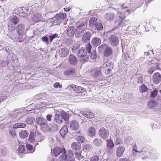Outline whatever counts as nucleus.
<instances>
[{
  "instance_id": "33",
  "label": "nucleus",
  "mask_w": 161,
  "mask_h": 161,
  "mask_svg": "<svg viewBox=\"0 0 161 161\" xmlns=\"http://www.w3.org/2000/svg\"><path fill=\"white\" fill-rule=\"evenodd\" d=\"M75 70L74 69H69L65 71L64 74L65 75L69 76L74 75L75 73Z\"/></svg>"
},
{
  "instance_id": "39",
  "label": "nucleus",
  "mask_w": 161,
  "mask_h": 161,
  "mask_svg": "<svg viewBox=\"0 0 161 161\" xmlns=\"http://www.w3.org/2000/svg\"><path fill=\"white\" fill-rule=\"evenodd\" d=\"M42 15L41 14H37L35 15L33 18V20L35 22L40 21L42 19Z\"/></svg>"
},
{
  "instance_id": "4",
  "label": "nucleus",
  "mask_w": 161,
  "mask_h": 161,
  "mask_svg": "<svg viewBox=\"0 0 161 161\" xmlns=\"http://www.w3.org/2000/svg\"><path fill=\"white\" fill-rule=\"evenodd\" d=\"M114 67V64L111 62H107L103 64L100 68V70L102 72L105 73L106 75L110 74L112 71Z\"/></svg>"
},
{
  "instance_id": "56",
  "label": "nucleus",
  "mask_w": 161,
  "mask_h": 161,
  "mask_svg": "<svg viewBox=\"0 0 161 161\" xmlns=\"http://www.w3.org/2000/svg\"><path fill=\"white\" fill-rule=\"evenodd\" d=\"M155 69L156 68L155 67H152L148 69V72L149 74H151L153 72Z\"/></svg>"
},
{
  "instance_id": "41",
  "label": "nucleus",
  "mask_w": 161,
  "mask_h": 161,
  "mask_svg": "<svg viewBox=\"0 0 161 161\" xmlns=\"http://www.w3.org/2000/svg\"><path fill=\"white\" fill-rule=\"evenodd\" d=\"M148 89L147 87L144 84L142 85L139 87V91L140 92L143 93L147 91Z\"/></svg>"
},
{
  "instance_id": "26",
  "label": "nucleus",
  "mask_w": 161,
  "mask_h": 161,
  "mask_svg": "<svg viewBox=\"0 0 161 161\" xmlns=\"http://www.w3.org/2000/svg\"><path fill=\"white\" fill-rule=\"evenodd\" d=\"M71 147L73 149L78 150L80 149L81 146L79 142H75L72 143Z\"/></svg>"
},
{
  "instance_id": "20",
  "label": "nucleus",
  "mask_w": 161,
  "mask_h": 161,
  "mask_svg": "<svg viewBox=\"0 0 161 161\" xmlns=\"http://www.w3.org/2000/svg\"><path fill=\"white\" fill-rule=\"evenodd\" d=\"M125 151V148L123 146H119L116 151V155L118 157L121 156Z\"/></svg>"
},
{
  "instance_id": "24",
  "label": "nucleus",
  "mask_w": 161,
  "mask_h": 161,
  "mask_svg": "<svg viewBox=\"0 0 161 161\" xmlns=\"http://www.w3.org/2000/svg\"><path fill=\"white\" fill-rule=\"evenodd\" d=\"M91 36V34L89 32H87L83 34V37L82 38L83 42H84L87 40H89Z\"/></svg>"
},
{
  "instance_id": "17",
  "label": "nucleus",
  "mask_w": 161,
  "mask_h": 161,
  "mask_svg": "<svg viewBox=\"0 0 161 161\" xmlns=\"http://www.w3.org/2000/svg\"><path fill=\"white\" fill-rule=\"evenodd\" d=\"M81 114L83 116L90 119H92L94 117V114L93 113L90 111H82Z\"/></svg>"
},
{
  "instance_id": "13",
  "label": "nucleus",
  "mask_w": 161,
  "mask_h": 161,
  "mask_svg": "<svg viewBox=\"0 0 161 161\" xmlns=\"http://www.w3.org/2000/svg\"><path fill=\"white\" fill-rule=\"evenodd\" d=\"M75 31V27L73 26H71L66 30L65 32L69 37H72L74 36Z\"/></svg>"
},
{
  "instance_id": "22",
  "label": "nucleus",
  "mask_w": 161,
  "mask_h": 161,
  "mask_svg": "<svg viewBox=\"0 0 161 161\" xmlns=\"http://www.w3.org/2000/svg\"><path fill=\"white\" fill-rule=\"evenodd\" d=\"M101 39L97 37H95L91 41V43L94 46H97L101 43Z\"/></svg>"
},
{
  "instance_id": "64",
  "label": "nucleus",
  "mask_w": 161,
  "mask_h": 161,
  "mask_svg": "<svg viewBox=\"0 0 161 161\" xmlns=\"http://www.w3.org/2000/svg\"><path fill=\"white\" fill-rule=\"evenodd\" d=\"M123 14H122L121 13H120V12L118 13V15L119 17L120 18H121V19L123 18V17H122Z\"/></svg>"
},
{
  "instance_id": "7",
  "label": "nucleus",
  "mask_w": 161,
  "mask_h": 161,
  "mask_svg": "<svg viewBox=\"0 0 161 161\" xmlns=\"http://www.w3.org/2000/svg\"><path fill=\"white\" fill-rule=\"evenodd\" d=\"M85 22L81 23L77 27L75 31V36L77 38H80L83 34L84 31L86 28Z\"/></svg>"
},
{
  "instance_id": "23",
  "label": "nucleus",
  "mask_w": 161,
  "mask_h": 161,
  "mask_svg": "<svg viewBox=\"0 0 161 161\" xmlns=\"http://www.w3.org/2000/svg\"><path fill=\"white\" fill-rule=\"evenodd\" d=\"M60 115L63 119L66 121H68L69 119V114L64 111H62L60 113Z\"/></svg>"
},
{
  "instance_id": "48",
  "label": "nucleus",
  "mask_w": 161,
  "mask_h": 161,
  "mask_svg": "<svg viewBox=\"0 0 161 161\" xmlns=\"http://www.w3.org/2000/svg\"><path fill=\"white\" fill-rule=\"evenodd\" d=\"M89 54L90 55V57L92 59H94L96 58V52L95 51H93L92 52H90Z\"/></svg>"
},
{
  "instance_id": "3",
  "label": "nucleus",
  "mask_w": 161,
  "mask_h": 161,
  "mask_svg": "<svg viewBox=\"0 0 161 161\" xmlns=\"http://www.w3.org/2000/svg\"><path fill=\"white\" fill-rule=\"evenodd\" d=\"M61 153H63L60 157V161H68L69 158L66 154V151L64 148L61 149L60 147H57L53 150V153L55 156L59 155Z\"/></svg>"
},
{
  "instance_id": "12",
  "label": "nucleus",
  "mask_w": 161,
  "mask_h": 161,
  "mask_svg": "<svg viewBox=\"0 0 161 161\" xmlns=\"http://www.w3.org/2000/svg\"><path fill=\"white\" fill-rule=\"evenodd\" d=\"M46 120L42 117H39L36 119V123L40 125L41 129L43 130L44 127H47V125L46 123Z\"/></svg>"
},
{
  "instance_id": "58",
  "label": "nucleus",
  "mask_w": 161,
  "mask_h": 161,
  "mask_svg": "<svg viewBox=\"0 0 161 161\" xmlns=\"http://www.w3.org/2000/svg\"><path fill=\"white\" fill-rule=\"evenodd\" d=\"M137 149V147L136 145H135L134 146L133 148V150L134 151H135L136 152H138L139 153H140L143 152V150H142L141 151H138L136 150Z\"/></svg>"
},
{
  "instance_id": "14",
  "label": "nucleus",
  "mask_w": 161,
  "mask_h": 161,
  "mask_svg": "<svg viewBox=\"0 0 161 161\" xmlns=\"http://www.w3.org/2000/svg\"><path fill=\"white\" fill-rule=\"evenodd\" d=\"M70 87L76 93L82 92L85 91V89L75 85H71Z\"/></svg>"
},
{
  "instance_id": "62",
  "label": "nucleus",
  "mask_w": 161,
  "mask_h": 161,
  "mask_svg": "<svg viewBox=\"0 0 161 161\" xmlns=\"http://www.w3.org/2000/svg\"><path fill=\"white\" fill-rule=\"evenodd\" d=\"M6 96H0V102L7 98Z\"/></svg>"
},
{
  "instance_id": "19",
  "label": "nucleus",
  "mask_w": 161,
  "mask_h": 161,
  "mask_svg": "<svg viewBox=\"0 0 161 161\" xmlns=\"http://www.w3.org/2000/svg\"><path fill=\"white\" fill-rule=\"evenodd\" d=\"M115 17V14L112 13L108 12L107 13L105 16V19L108 21H112Z\"/></svg>"
},
{
  "instance_id": "53",
  "label": "nucleus",
  "mask_w": 161,
  "mask_h": 161,
  "mask_svg": "<svg viewBox=\"0 0 161 161\" xmlns=\"http://www.w3.org/2000/svg\"><path fill=\"white\" fill-rule=\"evenodd\" d=\"M99 157L97 156H95L90 158V161H98Z\"/></svg>"
},
{
  "instance_id": "34",
  "label": "nucleus",
  "mask_w": 161,
  "mask_h": 161,
  "mask_svg": "<svg viewBox=\"0 0 161 161\" xmlns=\"http://www.w3.org/2000/svg\"><path fill=\"white\" fill-rule=\"evenodd\" d=\"M88 135L91 137H93L95 134V130L94 128L91 127L88 129Z\"/></svg>"
},
{
  "instance_id": "54",
  "label": "nucleus",
  "mask_w": 161,
  "mask_h": 161,
  "mask_svg": "<svg viewBox=\"0 0 161 161\" xmlns=\"http://www.w3.org/2000/svg\"><path fill=\"white\" fill-rule=\"evenodd\" d=\"M157 91L155 90L152 92L150 94V97H151L154 98L155 96L157 95Z\"/></svg>"
},
{
  "instance_id": "43",
  "label": "nucleus",
  "mask_w": 161,
  "mask_h": 161,
  "mask_svg": "<svg viewBox=\"0 0 161 161\" xmlns=\"http://www.w3.org/2000/svg\"><path fill=\"white\" fill-rule=\"evenodd\" d=\"M20 114L21 113L19 112L15 113L12 117L14 119H15L16 120H19V119L21 118V116L20 115Z\"/></svg>"
},
{
  "instance_id": "18",
  "label": "nucleus",
  "mask_w": 161,
  "mask_h": 161,
  "mask_svg": "<svg viewBox=\"0 0 161 161\" xmlns=\"http://www.w3.org/2000/svg\"><path fill=\"white\" fill-rule=\"evenodd\" d=\"M97 23V21L96 17H91L89 20V25L90 27L94 28L95 26Z\"/></svg>"
},
{
  "instance_id": "8",
  "label": "nucleus",
  "mask_w": 161,
  "mask_h": 161,
  "mask_svg": "<svg viewBox=\"0 0 161 161\" xmlns=\"http://www.w3.org/2000/svg\"><path fill=\"white\" fill-rule=\"evenodd\" d=\"M66 16L65 13H60L59 14H56L55 17L52 19V20L54 24L57 25L59 23L61 20L64 19Z\"/></svg>"
},
{
  "instance_id": "38",
  "label": "nucleus",
  "mask_w": 161,
  "mask_h": 161,
  "mask_svg": "<svg viewBox=\"0 0 161 161\" xmlns=\"http://www.w3.org/2000/svg\"><path fill=\"white\" fill-rule=\"evenodd\" d=\"M156 106V102L154 101H150L148 104V107L150 108L155 107Z\"/></svg>"
},
{
  "instance_id": "37",
  "label": "nucleus",
  "mask_w": 161,
  "mask_h": 161,
  "mask_svg": "<svg viewBox=\"0 0 161 161\" xmlns=\"http://www.w3.org/2000/svg\"><path fill=\"white\" fill-rule=\"evenodd\" d=\"M75 155L76 158L79 160L84 158V157L82 155L81 152L80 151L76 152Z\"/></svg>"
},
{
  "instance_id": "1",
  "label": "nucleus",
  "mask_w": 161,
  "mask_h": 161,
  "mask_svg": "<svg viewBox=\"0 0 161 161\" xmlns=\"http://www.w3.org/2000/svg\"><path fill=\"white\" fill-rule=\"evenodd\" d=\"M15 29L18 34L17 36L10 31L8 33L7 36L14 42H23L26 38L25 36V26L22 24H19L16 27Z\"/></svg>"
},
{
  "instance_id": "31",
  "label": "nucleus",
  "mask_w": 161,
  "mask_h": 161,
  "mask_svg": "<svg viewBox=\"0 0 161 161\" xmlns=\"http://www.w3.org/2000/svg\"><path fill=\"white\" fill-rule=\"evenodd\" d=\"M19 136L22 139L25 138L28 136V132L27 130H21L19 133Z\"/></svg>"
},
{
  "instance_id": "5",
  "label": "nucleus",
  "mask_w": 161,
  "mask_h": 161,
  "mask_svg": "<svg viewBox=\"0 0 161 161\" xmlns=\"http://www.w3.org/2000/svg\"><path fill=\"white\" fill-rule=\"evenodd\" d=\"M19 22L17 17L14 16L8 19V30L10 31H13L16 29L15 25Z\"/></svg>"
},
{
  "instance_id": "25",
  "label": "nucleus",
  "mask_w": 161,
  "mask_h": 161,
  "mask_svg": "<svg viewBox=\"0 0 161 161\" xmlns=\"http://www.w3.org/2000/svg\"><path fill=\"white\" fill-rule=\"evenodd\" d=\"M68 132V130L66 125L64 126L60 131V134L63 138H64L65 135Z\"/></svg>"
},
{
  "instance_id": "28",
  "label": "nucleus",
  "mask_w": 161,
  "mask_h": 161,
  "mask_svg": "<svg viewBox=\"0 0 161 161\" xmlns=\"http://www.w3.org/2000/svg\"><path fill=\"white\" fill-rule=\"evenodd\" d=\"M92 146L90 144H86L83 146L82 149L85 152H90L92 150Z\"/></svg>"
},
{
  "instance_id": "60",
  "label": "nucleus",
  "mask_w": 161,
  "mask_h": 161,
  "mask_svg": "<svg viewBox=\"0 0 161 161\" xmlns=\"http://www.w3.org/2000/svg\"><path fill=\"white\" fill-rule=\"evenodd\" d=\"M142 76H140L137 78V82L138 83H142Z\"/></svg>"
},
{
  "instance_id": "27",
  "label": "nucleus",
  "mask_w": 161,
  "mask_h": 161,
  "mask_svg": "<svg viewBox=\"0 0 161 161\" xmlns=\"http://www.w3.org/2000/svg\"><path fill=\"white\" fill-rule=\"evenodd\" d=\"M26 126V124L25 123H18L14 124L13 127L14 129H18L20 128H25Z\"/></svg>"
},
{
  "instance_id": "46",
  "label": "nucleus",
  "mask_w": 161,
  "mask_h": 161,
  "mask_svg": "<svg viewBox=\"0 0 161 161\" xmlns=\"http://www.w3.org/2000/svg\"><path fill=\"white\" fill-rule=\"evenodd\" d=\"M94 28H95L97 30L101 31L103 29V27L102 24L97 23Z\"/></svg>"
},
{
  "instance_id": "15",
  "label": "nucleus",
  "mask_w": 161,
  "mask_h": 161,
  "mask_svg": "<svg viewBox=\"0 0 161 161\" xmlns=\"http://www.w3.org/2000/svg\"><path fill=\"white\" fill-rule=\"evenodd\" d=\"M153 80L156 84H158L161 81V75L160 73L157 72L153 76Z\"/></svg>"
},
{
  "instance_id": "57",
  "label": "nucleus",
  "mask_w": 161,
  "mask_h": 161,
  "mask_svg": "<svg viewBox=\"0 0 161 161\" xmlns=\"http://www.w3.org/2000/svg\"><path fill=\"white\" fill-rule=\"evenodd\" d=\"M52 115L51 114H49L46 116V118L47 120L49 122H51L52 120L51 118L52 117Z\"/></svg>"
},
{
  "instance_id": "63",
  "label": "nucleus",
  "mask_w": 161,
  "mask_h": 161,
  "mask_svg": "<svg viewBox=\"0 0 161 161\" xmlns=\"http://www.w3.org/2000/svg\"><path fill=\"white\" fill-rule=\"evenodd\" d=\"M121 142V140L118 138H117L115 142L116 144H119Z\"/></svg>"
},
{
  "instance_id": "44",
  "label": "nucleus",
  "mask_w": 161,
  "mask_h": 161,
  "mask_svg": "<svg viewBox=\"0 0 161 161\" xmlns=\"http://www.w3.org/2000/svg\"><path fill=\"white\" fill-rule=\"evenodd\" d=\"M58 35L57 34L55 33L54 34H51V35L49 36V37L50 39V42H51L55 38H58Z\"/></svg>"
},
{
  "instance_id": "35",
  "label": "nucleus",
  "mask_w": 161,
  "mask_h": 161,
  "mask_svg": "<svg viewBox=\"0 0 161 161\" xmlns=\"http://www.w3.org/2000/svg\"><path fill=\"white\" fill-rule=\"evenodd\" d=\"M35 132H31L30 133L29 136V141L31 143H33L35 141Z\"/></svg>"
},
{
  "instance_id": "40",
  "label": "nucleus",
  "mask_w": 161,
  "mask_h": 161,
  "mask_svg": "<svg viewBox=\"0 0 161 161\" xmlns=\"http://www.w3.org/2000/svg\"><path fill=\"white\" fill-rule=\"evenodd\" d=\"M100 72H101L100 70L99 71L96 69H94L92 71L91 74L93 76L96 77L100 75Z\"/></svg>"
},
{
  "instance_id": "51",
  "label": "nucleus",
  "mask_w": 161,
  "mask_h": 161,
  "mask_svg": "<svg viewBox=\"0 0 161 161\" xmlns=\"http://www.w3.org/2000/svg\"><path fill=\"white\" fill-rule=\"evenodd\" d=\"M107 142V146L110 148H112L114 146V144L112 141L111 140L108 142L107 140H106Z\"/></svg>"
},
{
  "instance_id": "59",
  "label": "nucleus",
  "mask_w": 161,
  "mask_h": 161,
  "mask_svg": "<svg viewBox=\"0 0 161 161\" xmlns=\"http://www.w3.org/2000/svg\"><path fill=\"white\" fill-rule=\"evenodd\" d=\"M26 147L27 150L30 151H31L33 149L32 146L30 144H27Z\"/></svg>"
},
{
  "instance_id": "29",
  "label": "nucleus",
  "mask_w": 161,
  "mask_h": 161,
  "mask_svg": "<svg viewBox=\"0 0 161 161\" xmlns=\"http://www.w3.org/2000/svg\"><path fill=\"white\" fill-rule=\"evenodd\" d=\"M93 144L95 146L100 147L102 144V141L100 138H97L93 140Z\"/></svg>"
},
{
  "instance_id": "49",
  "label": "nucleus",
  "mask_w": 161,
  "mask_h": 161,
  "mask_svg": "<svg viewBox=\"0 0 161 161\" xmlns=\"http://www.w3.org/2000/svg\"><path fill=\"white\" fill-rule=\"evenodd\" d=\"M41 39L42 40L43 42H46L47 45H48L49 43L48 42V38L46 36H44L42 37Z\"/></svg>"
},
{
  "instance_id": "50",
  "label": "nucleus",
  "mask_w": 161,
  "mask_h": 161,
  "mask_svg": "<svg viewBox=\"0 0 161 161\" xmlns=\"http://www.w3.org/2000/svg\"><path fill=\"white\" fill-rule=\"evenodd\" d=\"M9 134L12 136L14 137L16 135V131L14 129H10L9 130Z\"/></svg>"
},
{
  "instance_id": "30",
  "label": "nucleus",
  "mask_w": 161,
  "mask_h": 161,
  "mask_svg": "<svg viewBox=\"0 0 161 161\" xmlns=\"http://www.w3.org/2000/svg\"><path fill=\"white\" fill-rule=\"evenodd\" d=\"M80 44L78 41L75 42L72 46L71 49L73 53H75L78 50L80 47Z\"/></svg>"
},
{
  "instance_id": "55",
  "label": "nucleus",
  "mask_w": 161,
  "mask_h": 161,
  "mask_svg": "<svg viewBox=\"0 0 161 161\" xmlns=\"http://www.w3.org/2000/svg\"><path fill=\"white\" fill-rule=\"evenodd\" d=\"M54 87L55 88H61L62 87V86L58 82H56L54 84Z\"/></svg>"
},
{
  "instance_id": "16",
  "label": "nucleus",
  "mask_w": 161,
  "mask_h": 161,
  "mask_svg": "<svg viewBox=\"0 0 161 161\" xmlns=\"http://www.w3.org/2000/svg\"><path fill=\"white\" fill-rule=\"evenodd\" d=\"M68 60L72 65H75L77 63V60L76 58L72 54L69 55L68 58Z\"/></svg>"
},
{
  "instance_id": "6",
  "label": "nucleus",
  "mask_w": 161,
  "mask_h": 161,
  "mask_svg": "<svg viewBox=\"0 0 161 161\" xmlns=\"http://www.w3.org/2000/svg\"><path fill=\"white\" fill-rule=\"evenodd\" d=\"M92 46L89 43L86 47H82L78 51L77 55L80 58H83L87 54H90L91 52Z\"/></svg>"
},
{
  "instance_id": "52",
  "label": "nucleus",
  "mask_w": 161,
  "mask_h": 161,
  "mask_svg": "<svg viewBox=\"0 0 161 161\" xmlns=\"http://www.w3.org/2000/svg\"><path fill=\"white\" fill-rule=\"evenodd\" d=\"M68 158H69L68 157L69 156V158H72V157L74 156V154L73 153L72 151L71 150L68 151L67 152V154H66Z\"/></svg>"
},
{
  "instance_id": "10",
  "label": "nucleus",
  "mask_w": 161,
  "mask_h": 161,
  "mask_svg": "<svg viewBox=\"0 0 161 161\" xmlns=\"http://www.w3.org/2000/svg\"><path fill=\"white\" fill-rule=\"evenodd\" d=\"M109 135L108 131L104 127L101 128L99 130L98 135L102 138L106 139L108 137Z\"/></svg>"
},
{
  "instance_id": "45",
  "label": "nucleus",
  "mask_w": 161,
  "mask_h": 161,
  "mask_svg": "<svg viewBox=\"0 0 161 161\" xmlns=\"http://www.w3.org/2000/svg\"><path fill=\"white\" fill-rule=\"evenodd\" d=\"M25 147L23 145L20 146L18 148V151L20 153H24L25 151Z\"/></svg>"
},
{
  "instance_id": "32",
  "label": "nucleus",
  "mask_w": 161,
  "mask_h": 161,
  "mask_svg": "<svg viewBox=\"0 0 161 161\" xmlns=\"http://www.w3.org/2000/svg\"><path fill=\"white\" fill-rule=\"evenodd\" d=\"M35 137L38 141L40 142L41 141L44 140L45 137L40 134L38 132H35Z\"/></svg>"
},
{
  "instance_id": "61",
  "label": "nucleus",
  "mask_w": 161,
  "mask_h": 161,
  "mask_svg": "<svg viewBox=\"0 0 161 161\" xmlns=\"http://www.w3.org/2000/svg\"><path fill=\"white\" fill-rule=\"evenodd\" d=\"M5 49L8 53H10L11 51V48L9 46H6Z\"/></svg>"
},
{
  "instance_id": "21",
  "label": "nucleus",
  "mask_w": 161,
  "mask_h": 161,
  "mask_svg": "<svg viewBox=\"0 0 161 161\" xmlns=\"http://www.w3.org/2000/svg\"><path fill=\"white\" fill-rule=\"evenodd\" d=\"M59 53L61 57L67 56L69 54V50L67 48H64L61 49L59 51Z\"/></svg>"
},
{
  "instance_id": "11",
  "label": "nucleus",
  "mask_w": 161,
  "mask_h": 161,
  "mask_svg": "<svg viewBox=\"0 0 161 161\" xmlns=\"http://www.w3.org/2000/svg\"><path fill=\"white\" fill-rule=\"evenodd\" d=\"M79 128V124L77 121L73 120L70 122V129L71 130L76 131Z\"/></svg>"
},
{
  "instance_id": "47",
  "label": "nucleus",
  "mask_w": 161,
  "mask_h": 161,
  "mask_svg": "<svg viewBox=\"0 0 161 161\" xmlns=\"http://www.w3.org/2000/svg\"><path fill=\"white\" fill-rule=\"evenodd\" d=\"M77 140L80 143V142L83 143L85 141V139L84 136L79 135L78 136Z\"/></svg>"
},
{
  "instance_id": "36",
  "label": "nucleus",
  "mask_w": 161,
  "mask_h": 161,
  "mask_svg": "<svg viewBox=\"0 0 161 161\" xmlns=\"http://www.w3.org/2000/svg\"><path fill=\"white\" fill-rule=\"evenodd\" d=\"M54 120L58 124H61L63 121L60 115L58 114H56L55 115Z\"/></svg>"
},
{
  "instance_id": "9",
  "label": "nucleus",
  "mask_w": 161,
  "mask_h": 161,
  "mask_svg": "<svg viewBox=\"0 0 161 161\" xmlns=\"http://www.w3.org/2000/svg\"><path fill=\"white\" fill-rule=\"evenodd\" d=\"M110 44L113 47H116L119 44V40L118 36L115 35L113 34L110 36L108 38Z\"/></svg>"
},
{
  "instance_id": "2",
  "label": "nucleus",
  "mask_w": 161,
  "mask_h": 161,
  "mask_svg": "<svg viewBox=\"0 0 161 161\" xmlns=\"http://www.w3.org/2000/svg\"><path fill=\"white\" fill-rule=\"evenodd\" d=\"M99 53H103V55L106 57L111 56L113 53V51L112 48L105 44H102L98 47Z\"/></svg>"
},
{
  "instance_id": "42",
  "label": "nucleus",
  "mask_w": 161,
  "mask_h": 161,
  "mask_svg": "<svg viewBox=\"0 0 161 161\" xmlns=\"http://www.w3.org/2000/svg\"><path fill=\"white\" fill-rule=\"evenodd\" d=\"M35 119L32 117H29L26 120L25 122L28 124H32L34 122Z\"/></svg>"
}]
</instances>
